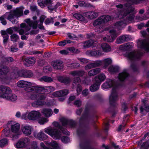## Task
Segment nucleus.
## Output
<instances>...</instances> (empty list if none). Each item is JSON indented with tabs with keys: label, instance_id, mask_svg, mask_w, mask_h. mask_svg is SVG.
<instances>
[{
	"label": "nucleus",
	"instance_id": "nucleus-29",
	"mask_svg": "<svg viewBox=\"0 0 149 149\" xmlns=\"http://www.w3.org/2000/svg\"><path fill=\"white\" fill-rule=\"evenodd\" d=\"M41 113L46 117L49 118L52 115L53 112L50 109L44 108L42 110Z\"/></svg>",
	"mask_w": 149,
	"mask_h": 149
},
{
	"label": "nucleus",
	"instance_id": "nucleus-15",
	"mask_svg": "<svg viewBox=\"0 0 149 149\" xmlns=\"http://www.w3.org/2000/svg\"><path fill=\"white\" fill-rule=\"evenodd\" d=\"M142 55V54L139 52H132L129 53H127L125 56L130 60L137 59H139Z\"/></svg>",
	"mask_w": 149,
	"mask_h": 149
},
{
	"label": "nucleus",
	"instance_id": "nucleus-32",
	"mask_svg": "<svg viewBox=\"0 0 149 149\" xmlns=\"http://www.w3.org/2000/svg\"><path fill=\"white\" fill-rule=\"evenodd\" d=\"M129 40L128 36L127 35H123L117 38L116 43L118 44H121Z\"/></svg>",
	"mask_w": 149,
	"mask_h": 149
},
{
	"label": "nucleus",
	"instance_id": "nucleus-46",
	"mask_svg": "<svg viewBox=\"0 0 149 149\" xmlns=\"http://www.w3.org/2000/svg\"><path fill=\"white\" fill-rule=\"evenodd\" d=\"M44 1L45 4L46 6H47V7L49 9L52 10H53L54 9V8L51 6L53 3L52 0H45Z\"/></svg>",
	"mask_w": 149,
	"mask_h": 149
},
{
	"label": "nucleus",
	"instance_id": "nucleus-64",
	"mask_svg": "<svg viewBox=\"0 0 149 149\" xmlns=\"http://www.w3.org/2000/svg\"><path fill=\"white\" fill-rule=\"evenodd\" d=\"M53 23V19L51 18L50 19L48 18L46 20L45 23L46 25H48L50 23Z\"/></svg>",
	"mask_w": 149,
	"mask_h": 149
},
{
	"label": "nucleus",
	"instance_id": "nucleus-20",
	"mask_svg": "<svg viewBox=\"0 0 149 149\" xmlns=\"http://www.w3.org/2000/svg\"><path fill=\"white\" fill-rule=\"evenodd\" d=\"M61 121L63 126H70L71 127H74V122L71 120H68V119L62 118L61 119Z\"/></svg>",
	"mask_w": 149,
	"mask_h": 149
},
{
	"label": "nucleus",
	"instance_id": "nucleus-26",
	"mask_svg": "<svg viewBox=\"0 0 149 149\" xmlns=\"http://www.w3.org/2000/svg\"><path fill=\"white\" fill-rule=\"evenodd\" d=\"M80 82L81 81H80L79 78V77H77L74 79L72 84L73 88H74L75 85H77V91L78 95L80 94L82 90L81 86H79V82Z\"/></svg>",
	"mask_w": 149,
	"mask_h": 149
},
{
	"label": "nucleus",
	"instance_id": "nucleus-36",
	"mask_svg": "<svg viewBox=\"0 0 149 149\" xmlns=\"http://www.w3.org/2000/svg\"><path fill=\"white\" fill-rule=\"evenodd\" d=\"M128 74L126 70H124L119 74L118 77L120 81H123L128 76Z\"/></svg>",
	"mask_w": 149,
	"mask_h": 149
},
{
	"label": "nucleus",
	"instance_id": "nucleus-2",
	"mask_svg": "<svg viewBox=\"0 0 149 149\" xmlns=\"http://www.w3.org/2000/svg\"><path fill=\"white\" fill-rule=\"evenodd\" d=\"M24 8L22 7L16 8L10 12H6L4 14L6 19L10 21L13 24L17 22V18L23 15Z\"/></svg>",
	"mask_w": 149,
	"mask_h": 149
},
{
	"label": "nucleus",
	"instance_id": "nucleus-39",
	"mask_svg": "<svg viewBox=\"0 0 149 149\" xmlns=\"http://www.w3.org/2000/svg\"><path fill=\"white\" fill-rule=\"evenodd\" d=\"M73 15L74 17L81 21L84 23H87L88 22L87 20L82 15L80 14L75 13Z\"/></svg>",
	"mask_w": 149,
	"mask_h": 149
},
{
	"label": "nucleus",
	"instance_id": "nucleus-52",
	"mask_svg": "<svg viewBox=\"0 0 149 149\" xmlns=\"http://www.w3.org/2000/svg\"><path fill=\"white\" fill-rule=\"evenodd\" d=\"M145 111L146 112H148L149 111V105H146L144 104L143 105V106L141 107V112L142 113L143 112Z\"/></svg>",
	"mask_w": 149,
	"mask_h": 149
},
{
	"label": "nucleus",
	"instance_id": "nucleus-30",
	"mask_svg": "<svg viewBox=\"0 0 149 149\" xmlns=\"http://www.w3.org/2000/svg\"><path fill=\"white\" fill-rule=\"evenodd\" d=\"M134 46V44L132 42H129L121 45L119 49L121 50H127L132 48Z\"/></svg>",
	"mask_w": 149,
	"mask_h": 149
},
{
	"label": "nucleus",
	"instance_id": "nucleus-40",
	"mask_svg": "<svg viewBox=\"0 0 149 149\" xmlns=\"http://www.w3.org/2000/svg\"><path fill=\"white\" fill-rule=\"evenodd\" d=\"M58 81L65 84H68L70 82L71 80L68 77H59L58 78Z\"/></svg>",
	"mask_w": 149,
	"mask_h": 149
},
{
	"label": "nucleus",
	"instance_id": "nucleus-62",
	"mask_svg": "<svg viewBox=\"0 0 149 149\" xmlns=\"http://www.w3.org/2000/svg\"><path fill=\"white\" fill-rule=\"evenodd\" d=\"M10 132V131L9 128H6L4 129L3 132L4 134L6 136H9Z\"/></svg>",
	"mask_w": 149,
	"mask_h": 149
},
{
	"label": "nucleus",
	"instance_id": "nucleus-33",
	"mask_svg": "<svg viewBox=\"0 0 149 149\" xmlns=\"http://www.w3.org/2000/svg\"><path fill=\"white\" fill-rule=\"evenodd\" d=\"M86 54L90 56L98 57L101 55L102 53L99 51H88L87 52Z\"/></svg>",
	"mask_w": 149,
	"mask_h": 149
},
{
	"label": "nucleus",
	"instance_id": "nucleus-25",
	"mask_svg": "<svg viewBox=\"0 0 149 149\" xmlns=\"http://www.w3.org/2000/svg\"><path fill=\"white\" fill-rule=\"evenodd\" d=\"M34 136L40 140H45L47 138V136L43 132V131L42 130L38 133H35Z\"/></svg>",
	"mask_w": 149,
	"mask_h": 149
},
{
	"label": "nucleus",
	"instance_id": "nucleus-45",
	"mask_svg": "<svg viewBox=\"0 0 149 149\" xmlns=\"http://www.w3.org/2000/svg\"><path fill=\"white\" fill-rule=\"evenodd\" d=\"M1 34L3 38V42L4 44H6L9 38V36L6 33V32L5 31H1Z\"/></svg>",
	"mask_w": 149,
	"mask_h": 149
},
{
	"label": "nucleus",
	"instance_id": "nucleus-43",
	"mask_svg": "<svg viewBox=\"0 0 149 149\" xmlns=\"http://www.w3.org/2000/svg\"><path fill=\"white\" fill-rule=\"evenodd\" d=\"M126 22H123L122 21H119L116 22L114 25L115 27L118 29H120L124 27L126 25Z\"/></svg>",
	"mask_w": 149,
	"mask_h": 149
},
{
	"label": "nucleus",
	"instance_id": "nucleus-34",
	"mask_svg": "<svg viewBox=\"0 0 149 149\" xmlns=\"http://www.w3.org/2000/svg\"><path fill=\"white\" fill-rule=\"evenodd\" d=\"M96 43V41L90 40L85 42L84 43L83 47L84 48L88 47L91 46L94 47Z\"/></svg>",
	"mask_w": 149,
	"mask_h": 149
},
{
	"label": "nucleus",
	"instance_id": "nucleus-63",
	"mask_svg": "<svg viewBox=\"0 0 149 149\" xmlns=\"http://www.w3.org/2000/svg\"><path fill=\"white\" fill-rule=\"evenodd\" d=\"M78 59L82 63H86L88 61V59L83 58H78Z\"/></svg>",
	"mask_w": 149,
	"mask_h": 149
},
{
	"label": "nucleus",
	"instance_id": "nucleus-7",
	"mask_svg": "<svg viewBox=\"0 0 149 149\" xmlns=\"http://www.w3.org/2000/svg\"><path fill=\"white\" fill-rule=\"evenodd\" d=\"M111 19V17L109 15H103L95 20L93 23V24L94 26H100L101 25L107 22Z\"/></svg>",
	"mask_w": 149,
	"mask_h": 149
},
{
	"label": "nucleus",
	"instance_id": "nucleus-21",
	"mask_svg": "<svg viewBox=\"0 0 149 149\" xmlns=\"http://www.w3.org/2000/svg\"><path fill=\"white\" fill-rule=\"evenodd\" d=\"M114 86L115 83L114 81L112 80L108 79L105 83L102 84L101 87L103 89H104Z\"/></svg>",
	"mask_w": 149,
	"mask_h": 149
},
{
	"label": "nucleus",
	"instance_id": "nucleus-18",
	"mask_svg": "<svg viewBox=\"0 0 149 149\" xmlns=\"http://www.w3.org/2000/svg\"><path fill=\"white\" fill-rule=\"evenodd\" d=\"M52 65L53 68L57 70H60L63 68V62L59 60H56L52 62Z\"/></svg>",
	"mask_w": 149,
	"mask_h": 149
},
{
	"label": "nucleus",
	"instance_id": "nucleus-41",
	"mask_svg": "<svg viewBox=\"0 0 149 149\" xmlns=\"http://www.w3.org/2000/svg\"><path fill=\"white\" fill-rule=\"evenodd\" d=\"M101 72V70L99 68H96L92 69L88 72V75L92 76L97 74Z\"/></svg>",
	"mask_w": 149,
	"mask_h": 149
},
{
	"label": "nucleus",
	"instance_id": "nucleus-24",
	"mask_svg": "<svg viewBox=\"0 0 149 149\" xmlns=\"http://www.w3.org/2000/svg\"><path fill=\"white\" fill-rule=\"evenodd\" d=\"M102 62L101 60H98L94 62L93 63L87 65L85 67V69L88 70L98 66L101 65Z\"/></svg>",
	"mask_w": 149,
	"mask_h": 149
},
{
	"label": "nucleus",
	"instance_id": "nucleus-35",
	"mask_svg": "<svg viewBox=\"0 0 149 149\" xmlns=\"http://www.w3.org/2000/svg\"><path fill=\"white\" fill-rule=\"evenodd\" d=\"M84 73V71L82 70L74 71L70 72V74L74 77L82 76Z\"/></svg>",
	"mask_w": 149,
	"mask_h": 149
},
{
	"label": "nucleus",
	"instance_id": "nucleus-55",
	"mask_svg": "<svg viewBox=\"0 0 149 149\" xmlns=\"http://www.w3.org/2000/svg\"><path fill=\"white\" fill-rule=\"evenodd\" d=\"M6 18V17L5 14L0 17V21L2 24L4 25H6L7 24Z\"/></svg>",
	"mask_w": 149,
	"mask_h": 149
},
{
	"label": "nucleus",
	"instance_id": "nucleus-60",
	"mask_svg": "<svg viewBox=\"0 0 149 149\" xmlns=\"http://www.w3.org/2000/svg\"><path fill=\"white\" fill-rule=\"evenodd\" d=\"M29 149H39L37 146V144L36 142H33L30 148Z\"/></svg>",
	"mask_w": 149,
	"mask_h": 149
},
{
	"label": "nucleus",
	"instance_id": "nucleus-57",
	"mask_svg": "<svg viewBox=\"0 0 149 149\" xmlns=\"http://www.w3.org/2000/svg\"><path fill=\"white\" fill-rule=\"evenodd\" d=\"M44 93L43 91H42L39 93L38 99H40V100H43L45 99L46 96L45 95L43 94Z\"/></svg>",
	"mask_w": 149,
	"mask_h": 149
},
{
	"label": "nucleus",
	"instance_id": "nucleus-3",
	"mask_svg": "<svg viewBox=\"0 0 149 149\" xmlns=\"http://www.w3.org/2000/svg\"><path fill=\"white\" fill-rule=\"evenodd\" d=\"M11 90L8 87L0 86V97L7 100L14 101L17 99V96L14 94L11 93Z\"/></svg>",
	"mask_w": 149,
	"mask_h": 149
},
{
	"label": "nucleus",
	"instance_id": "nucleus-16",
	"mask_svg": "<svg viewBox=\"0 0 149 149\" xmlns=\"http://www.w3.org/2000/svg\"><path fill=\"white\" fill-rule=\"evenodd\" d=\"M106 77L103 73H100L96 76L93 79V82L101 84V83L106 79Z\"/></svg>",
	"mask_w": 149,
	"mask_h": 149
},
{
	"label": "nucleus",
	"instance_id": "nucleus-27",
	"mask_svg": "<svg viewBox=\"0 0 149 149\" xmlns=\"http://www.w3.org/2000/svg\"><path fill=\"white\" fill-rule=\"evenodd\" d=\"M38 87L41 88V92L43 91L46 94H48L55 90L54 88L52 86L43 87L42 86H38Z\"/></svg>",
	"mask_w": 149,
	"mask_h": 149
},
{
	"label": "nucleus",
	"instance_id": "nucleus-22",
	"mask_svg": "<svg viewBox=\"0 0 149 149\" xmlns=\"http://www.w3.org/2000/svg\"><path fill=\"white\" fill-rule=\"evenodd\" d=\"M84 15L88 19H91L97 17L98 15L97 12L91 11L84 13Z\"/></svg>",
	"mask_w": 149,
	"mask_h": 149
},
{
	"label": "nucleus",
	"instance_id": "nucleus-51",
	"mask_svg": "<svg viewBox=\"0 0 149 149\" xmlns=\"http://www.w3.org/2000/svg\"><path fill=\"white\" fill-rule=\"evenodd\" d=\"M16 72V69L11 73L10 75V79H15L18 77V75Z\"/></svg>",
	"mask_w": 149,
	"mask_h": 149
},
{
	"label": "nucleus",
	"instance_id": "nucleus-38",
	"mask_svg": "<svg viewBox=\"0 0 149 149\" xmlns=\"http://www.w3.org/2000/svg\"><path fill=\"white\" fill-rule=\"evenodd\" d=\"M101 47L103 51L105 52H108L111 51V47L108 44L104 43L102 44Z\"/></svg>",
	"mask_w": 149,
	"mask_h": 149
},
{
	"label": "nucleus",
	"instance_id": "nucleus-37",
	"mask_svg": "<svg viewBox=\"0 0 149 149\" xmlns=\"http://www.w3.org/2000/svg\"><path fill=\"white\" fill-rule=\"evenodd\" d=\"M8 68L5 66L2 65L0 66V77L6 74L9 72Z\"/></svg>",
	"mask_w": 149,
	"mask_h": 149
},
{
	"label": "nucleus",
	"instance_id": "nucleus-54",
	"mask_svg": "<svg viewBox=\"0 0 149 149\" xmlns=\"http://www.w3.org/2000/svg\"><path fill=\"white\" fill-rule=\"evenodd\" d=\"M149 147V141L143 143L141 146L140 149H148Z\"/></svg>",
	"mask_w": 149,
	"mask_h": 149
},
{
	"label": "nucleus",
	"instance_id": "nucleus-6",
	"mask_svg": "<svg viewBox=\"0 0 149 149\" xmlns=\"http://www.w3.org/2000/svg\"><path fill=\"white\" fill-rule=\"evenodd\" d=\"M44 132L55 139H59L61 136V132L53 127L45 128Z\"/></svg>",
	"mask_w": 149,
	"mask_h": 149
},
{
	"label": "nucleus",
	"instance_id": "nucleus-42",
	"mask_svg": "<svg viewBox=\"0 0 149 149\" xmlns=\"http://www.w3.org/2000/svg\"><path fill=\"white\" fill-rule=\"evenodd\" d=\"M94 83L90 87V91L92 92H94L97 90L100 86V84L95 82H94Z\"/></svg>",
	"mask_w": 149,
	"mask_h": 149
},
{
	"label": "nucleus",
	"instance_id": "nucleus-19",
	"mask_svg": "<svg viewBox=\"0 0 149 149\" xmlns=\"http://www.w3.org/2000/svg\"><path fill=\"white\" fill-rule=\"evenodd\" d=\"M34 84L23 80L19 81L17 83V86L19 88H24L25 87L32 86Z\"/></svg>",
	"mask_w": 149,
	"mask_h": 149
},
{
	"label": "nucleus",
	"instance_id": "nucleus-23",
	"mask_svg": "<svg viewBox=\"0 0 149 149\" xmlns=\"http://www.w3.org/2000/svg\"><path fill=\"white\" fill-rule=\"evenodd\" d=\"M36 61V59L35 58H26L24 61V63L27 66H30L34 65Z\"/></svg>",
	"mask_w": 149,
	"mask_h": 149
},
{
	"label": "nucleus",
	"instance_id": "nucleus-49",
	"mask_svg": "<svg viewBox=\"0 0 149 149\" xmlns=\"http://www.w3.org/2000/svg\"><path fill=\"white\" fill-rule=\"evenodd\" d=\"M38 123L40 124H44L45 123L47 122L48 121V119L46 118L42 117L39 118L38 119Z\"/></svg>",
	"mask_w": 149,
	"mask_h": 149
},
{
	"label": "nucleus",
	"instance_id": "nucleus-11",
	"mask_svg": "<svg viewBox=\"0 0 149 149\" xmlns=\"http://www.w3.org/2000/svg\"><path fill=\"white\" fill-rule=\"evenodd\" d=\"M21 130L26 136L30 135L33 130L32 126L29 125H23L21 127Z\"/></svg>",
	"mask_w": 149,
	"mask_h": 149
},
{
	"label": "nucleus",
	"instance_id": "nucleus-59",
	"mask_svg": "<svg viewBox=\"0 0 149 149\" xmlns=\"http://www.w3.org/2000/svg\"><path fill=\"white\" fill-rule=\"evenodd\" d=\"M61 141L63 143H67L70 142L69 138L67 136H63L61 139Z\"/></svg>",
	"mask_w": 149,
	"mask_h": 149
},
{
	"label": "nucleus",
	"instance_id": "nucleus-13",
	"mask_svg": "<svg viewBox=\"0 0 149 149\" xmlns=\"http://www.w3.org/2000/svg\"><path fill=\"white\" fill-rule=\"evenodd\" d=\"M41 115L40 113L38 111H32L29 112L28 119L29 120H35L38 119Z\"/></svg>",
	"mask_w": 149,
	"mask_h": 149
},
{
	"label": "nucleus",
	"instance_id": "nucleus-4",
	"mask_svg": "<svg viewBox=\"0 0 149 149\" xmlns=\"http://www.w3.org/2000/svg\"><path fill=\"white\" fill-rule=\"evenodd\" d=\"M116 7L119 11L116 14L118 17L120 19L126 16L130 13L129 10L131 9L132 8L130 6H127V4L124 6L121 4L117 5Z\"/></svg>",
	"mask_w": 149,
	"mask_h": 149
},
{
	"label": "nucleus",
	"instance_id": "nucleus-17",
	"mask_svg": "<svg viewBox=\"0 0 149 149\" xmlns=\"http://www.w3.org/2000/svg\"><path fill=\"white\" fill-rule=\"evenodd\" d=\"M117 99V95L116 90L114 88L112 89V92L109 97V102L110 104L113 105L115 104Z\"/></svg>",
	"mask_w": 149,
	"mask_h": 149
},
{
	"label": "nucleus",
	"instance_id": "nucleus-10",
	"mask_svg": "<svg viewBox=\"0 0 149 149\" xmlns=\"http://www.w3.org/2000/svg\"><path fill=\"white\" fill-rule=\"evenodd\" d=\"M68 93V91L67 90H60L54 92L53 93V97H63L59 99L60 101L62 102L65 99V96L67 95Z\"/></svg>",
	"mask_w": 149,
	"mask_h": 149
},
{
	"label": "nucleus",
	"instance_id": "nucleus-50",
	"mask_svg": "<svg viewBox=\"0 0 149 149\" xmlns=\"http://www.w3.org/2000/svg\"><path fill=\"white\" fill-rule=\"evenodd\" d=\"M11 40L13 42H15L17 41L19 39V37L17 35L15 34H13L10 36Z\"/></svg>",
	"mask_w": 149,
	"mask_h": 149
},
{
	"label": "nucleus",
	"instance_id": "nucleus-44",
	"mask_svg": "<svg viewBox=\"0 0 149 149\" xmlns=\"http://www.w3.org/2000/svg\"><path fill=\"white\" fill-rule=\"evenodd\" d=\"M53 125L55 127H58L60 129L62 132L65 134L69 135L70 134V132L68 131L67 130H63L62 128H61L59 126V125L58 123L56 122H54L53 123Z\"/></svg>",
	"mask_w": 149,
	"mask_h": 149
},
{
	"label": "nucleus",
	"instance_id": "nucleus-58",
	"mask_svg": "<svg viewBox=\"0 0 149 149\" xmlns=\"http://www.w3.org/2000/svg\"><path fill=\"white\" fill-rule=\"evenodd\" d=\"M38 5L42 8H44L46 6L45 4V2L42 0H38Z\"/></svg>",
	"mask_w": 149,
	"mask_h": 149
},
{
	"label": "nucleus",
	"instance_id": "nucleus-53",
	"mask_svg": "<svg viewBox=\"0 0 149 149\" xmlns=\"http://www.w3.org/2000/svg\"><path fill=\"white\" fill-rule=\"evenodd\" d=\"M8 143V141L6 139H1L0 141V147L3 146Z\"/></svg>",
	"mask_w": 149,
	"mask_h": 149
},
{
	"label": "nucleus",
	"instance_id": "nucleus-48",
	"mask_svg": "<svg viewBox=\"0 0 149 149\" xmlns=\"http://www.w3.org/2000/svg\"><path fill=\"white\" fill-rule=\"evenodd\" d=\"M119 69V67L118 66L112 65L110 67L108 70L111 73H114L117 71Z\"/></svg>",
	"mask_w": 149,
	"mask_h": 149
},
{
	"label": "nucleus",
	"instance_id": "nucleus-47",
	"mask_svg": "<svg viewBox=\"0 0 149 149\" xmlns=\"http://www.w3.org/2000/svg\"><path fill=\"white\" fill-rule=\"evenodd\" d=\"M40 80L41 81L51 82L53 81V79L50 77L47 76H43L40 79Z\"/></svg>",
	"mask_w": 149,
	"mask_h": 149
},
{
	"label": "nucleus",
	"instance_id": "nucleus-31",
	"mask_svg": "<svg viewBox=\"0 0 149 149\" xmlns=\"http://www.w3.org/2000/svg\"><path fill=\"white\" fill-rule=\"evenodd\" d=\"M102 62L101 64H103L104 68H106L109 65H111L112 62V59L110 58H107L104 59L102 61H101Z\"/></svg>",
	"mask_w": 149,
	"mask_h": 149
},
{
	"label": "nucleus",
	"instance_id": "nucleus-9",
	"mask_svg": "<svg viewBox=\"0 0 149 149\" xmlns=\"http://www.w3.org/2000/svg\"><path fill=\"white\" fill-rule=\"evenodd\" d=\"M30 141V139L27 137L22 138L15 144V146L17 148H25L29 144Z\"/></svg>",
	"mask_w": 149,
	"mask_h": 149
},
{
	"label": "nucleus",
	"instance_id": "nucleus-61",
	"mask_svg": "<svg viewBox=\"0 0 149 149\" xmlns=\"http://www.w3.org/2000/svg\"><path fill=\"white\" fill-rule=\"evenodd\" d=\"M29 111H26L25 113H24L22 114L21 117V118L26 120L28 119V116Z\"/></svg>",
	"mask_w": 149,
	"mask_h": 149
},
{
	"label": "nucleus",
	"instance_id": "nucleus-12",
	"mask_svg": "<svg viewBox=\"0 0 149 149\" xmlns=\"http://www.w3.org/2000/svg\"><path fill=\"white\" fill-rule=\"evenodd\" d=\"M137 43L138 47L143 49L147 52L149 51V41L146 40L139 39Z\"/></svg>",
	"mask_w": 149,
	"mask_h": 149
},
{
	"label": "nucleus",
	"instance_id": "nucleus-1",
	"mask_svg": "<svg viewBox=\"0 0 149 149\" xmlns=\"http://www.w3.org/2000/svg\"><path fill=\"white\" fill-rule=\"evenodd\" d=\"M25 21L28 24L29 26L26 25L25 23H22L20 24V29L17 27H12L13 28V31H18L19 34L20 35H23L25 34L28 35L29 33L27 32L30 30V27H32L33 29H36L37 27L38 24L37 21L33 22L30 20L29 19H26Z\"/></svg>",
	"mask_w": 149,
	"mask_h": 149
},
{
	"label": "nucleus",
	"instance_id": "nucleus-56",
	"mask_svg": "<svg viewBox=\"0 0 149 149\" xmlns=\"http://www.w3.org/2000/svg\"><path fill=\"white\" fill-rule=\"evenodd\" d=\"M79 64L77 63H72L71 64L68 63L67 64V66L71 68H76L79 67Z\"/></svg>",
	"mask_w": 149,
	"mask_h": 149
},
{
	"label": "nucleus",
	"instance_id": "nucleus-8",
	"mask_svg": "<svg viewBox=\"0 0 149 149\" xmlns=\"http://www.w3.org/2000/svg\"><path fill=\"white\" fill-rule=\"evenodd\" d=\"M20 125L18 123H16L12 125L11 126L10 130L11 132L15 135L11 136L12 139L14 140L17 139L19 137V135L20 134L21 132L19 131Z\"/></svg>",
	"mask_w": 149,
	"mask_h": 149
},
{
	"label": "nucleus",
	"instance_id": "nucleus-5",
	"mask_svg": "<svg viewBox=\"0 0 149 149\" xmlns=\"http://www.w3.org/2000/svg\"><path fill=\"white\" fill-rule=\"evenodd\" d=\"M41 88H39L38 86L33 85L31 87L26 88L25 89V91L32 93L29 96V98L33 100L38 99L39 93L41 92Z\"/></svg>",
	"mask_w": 149,
	"mask_h": 149
},
{
	"label": "nucleus",
	"instance_id": "nucleus-14",
	"mask_svg": "<svg viewBox=\"0 0 149 149\" xmlns=\"http://www.w3.org/2000/svg\"><path fill=\"white\" fill-rule=\"evenodd\" d=\"M110 36H107L103 38V39L104 41H107V42H112L116 38L118 35L116 31L113 29H111L109 31Z\"/></svg>",
	"mask_w": 149,
	"mask_h": 149
},
{
	"label": "nucleus",
	"instance_id": "nucleus-28",
	"mask_svg": "<svg viewBox=\"0 0 149 149\" xmlns=\"http://www.w3.org/2000/svg\"><path fill=\"white\" fill-rule=\"evenodd\" d=\"M16 72L18 75V77H31L33 75V74L31 72L29 71L26 72L27 75H26L24 74V70H20L17 69H16Z\"/></svg>",
	"mask_w": 149,
	"mask_h": 149
}]
</instances>
